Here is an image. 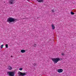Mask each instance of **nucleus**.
<instances>
[{"label": "nucleus", "instance_id": "nucleus-19", "mask_svg": "<svg viewBox=\"0 0 76 76\" xmlns=\"http://www.w3.org/2000/svg\"><path fill=\"white\" fill-rule=\"evenodd\" d=\"M11 57H13V56H11Z\"/></svg>", "mask_w": 76, "mask_h": 76}, {"label": "nucleus", "instance_id": "nucleus-4", "mask_svg": "<svg viewBox=\"0 0 76 76\" xmlns=\"http://www.w3.org/2000/svg\"><path fill=\"white\" fill-rule=\"evenodd\" d=\"M11 71L8 72H7L8 74H9V75L10 76H15V72H10Z\"/></svg>", "mask_w": 76, "mask_h": 76}, {"label": "nucleus", "instance_id": "nucleus-6", "mask_svg": "<svg viewBox=\"0 0 76 76\" xmlns=\"http://www.w3.org/2000/svg\"><path fill=\"white\" fill-rule=\"evenodd\" d=\"M37 1L39 2V3H42L44 0H36Z\"/></svg>", "mask_w": 76, "mask_h": 76}, {"label": "nucleus", "instance_id": "nucleus-17", "mask_svg": "<svg viewBox=\"0 0 76 76\" xmlns=\"http://www.w3.org/2000/svg\"><path fill=\"white\" fill-rule=\"evenodd\" d=\"M61 55L62 56H64V53H62Z\"/></svg>", "mask_w": 76, "mask_h": 76}, {"label": "nucleus", "instance_id": "nucleus-10", "mask_svg": "<svg viewBox=\"0 0 76 76\" xmlns=\"http://www.w3.org/2000/svg\"><path fill=\"white\" fill-rule=\"evenodd\" d=\"M8 69L9 70H11L12 69V68L11 66H8Z\"/></svg>", "mask_w": 76, "mask_h": 76}, {"label": "nucleus", "instance_id": "nucleus-7", "mask_svg": "<svg viewBox=\"0 0 76 76\" xmlns=\"http://www.w3.org/2000/svg\"><path fill=\"white\" fill-rule=\"evenodd\" d=\"M14 2V0H10V4H13Z\"/></svg>", "mask_w": 76, "mask_h": 76}, {"label": "nucleus", "instance_id": "nucleus-1", "mask_svg": "<svg viewBox=\"0 0 76 76\" xmlns=\"http://www.w3.org/2000/svg\"><path fill=\"white\" fill-rule=\"evenodd\" d=\"M17 20L16 19L12 18V17H9L7 19V22L9 23L11 22H15L17 21Z\"/></svg>", "mask_w": 76, "mask_h": 76}, {"label": "nucleus", "instance_id": "nucleus-14", "mask_svg": "<svg viewBox=\"0 0 76 76\" xmlns=\"http://www.w3.org/2000/svg\"><path fill=\"white\" fill-rule=\"evenodd\" d=\"M3 45H2L1 46V48H3Z\"/></svg>", "mask_w": 76, "mask_h": 76}, {"label": "nucleus", "instance_id": "nucleus-16", "mask_svg": "<svg viewBox=\"0 0 76 76\" xmlns=\"http://www.w3.org/2000/svg\"><path fill=\"white\" fill-rule=\"evenodd\" d=\"M52 12H54V9H53L52 10Z\"/></svg>", "mask_w": 76, "mask_h": 76}, {"label": "nucleus", "instance_id": "nucleus-18", "mask_svg": "<svg viewBox=\"0 0 76 76\" xmlns=\"http://www.w3.org/2000/svg\"><path fill=\"white\" fill-rule=\"evenodd\" d=\"M34 66H36V64H34Z\"/></svg>", "mask_w": 76, "mask_h": 76}, {"label": "nucleus", "instance_id": "nucleus-13", "mask_svg": "<svg viewBox=\"0 0 76 76\" xmlns=\"http://www.w3.org/2000/svg\"><path fill=\"white\" fill-rule=\"evenodd\" d=\"M22 69H22V68H19V70H22Z\"/></svg>", "mask_w": 76, "mask_h": 76}, {"label": "nucleus", "instance_id": "nucleus-8", "mask_svg": "<svg viewBox=\"0 0 76 76\" xmlns=\"http://www.w3.org/2000/svg\"><path fill=\"white\" fill-rule=\"evenodd\" d=\"M51 26L52 29L54 30L55 29V26H54V25L52 24L51 25Z\"/></svg>", "mask_w": 76, "mask_h": 76}, {"label": "nucleus", "instance_id": "nucleus-5", "mask_svg": "<svg viewBox=\"0 0 76 76\" xmlns=\"http://www.w3.org/2000/svg\"><path fill=\"white\" fill-rule=\"evenodd\" d=\"M63 69H58L57 72L58 73H61L63 72Z\"/></svg>", "mask_w": 76, "mask_h": 76}, {"label": "nucleus", "instance_id": "nucleus-3", "mask_svg": "<svg viewBox=\"0 0 76 76\" xmlns=\"http://www.w3.org/2000/svg\"><path fill=\"white\" fill-rule=\"evenodd\" d=\"M18 73L19 75V76H24L26 75V73H23L20 72H19Z\"/></svg>", "mask_w": 76, "mask_h": 76}, {"label": "nucleus", "instance_id": "nucleus-9", "mask_svg": "<svg viewBox=\"0 0 76 76\" xmlns=\"http://www.w3.org/2000/svg\"><path fill=\"white\" fill-rule=\"evenodd\" d=\"M25 50H21V53H25Z\"/></svg>", "mask_w": 76, "mask_h": 76}, {"label": "nucleus", "instance_id": "nucleus-11", "mask_svg": "<svg viewBox=\"0 0 76 76\" xmlns=\"http://www.w3.org/2000/svg\"><path fill=\"white\" fill-rule=\"evenodd\" d=\"M71 15H74L75 14V13H73V12H71Z\"/></svg>", "mask_w": 76, "mask_h": 76}, {"label": "nucleus", "instance_id": "nucleus-15", "mask_svg": "<svg viewBox=\"0 0 76 76\" xmlns=\"http://www.w3.org/2000/svg\"><path fill=\"white\" fill-rule=\"evenodd\" d=\"M37 45H36V44H34V45H33V47H36V46Z\"/></svg>", "mask_w": 76, "mask_h": 76}, {"label": "nucleus", "instance_id": "nucleus-12", "mask_svg": "<svg viewBox=\"0 0 76 76\" xmlns=\"http://www.w3.org/2000/svg\"><path fill=\"white\" fill-rule=\"evenodd\" d=\"M5 47H6V48H8V45H7V44L6 45Z\"/></svg>", "mask_w": 76, "mask_h": 76}, {"label": "nucleus", "instance_id": "nucleus-2", "mask_svg": "<svg viewBox=\"0 0 76 76\" xmlns=\"http://www.w3.org/2000/svg\"><path fill=\"white\" fill-rule=\"evenodd\" d=\"M60 60V58H52V60L53 61L54 64H56V63H57V62H58V61H59Z\"/></svg>", "mask_w": 76, "mask_h": 76}]
</instances>
